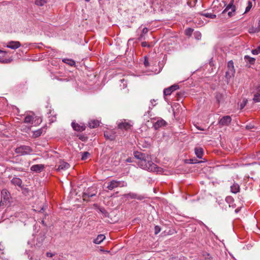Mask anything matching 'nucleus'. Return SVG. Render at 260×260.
Returning a JSON list of instances; mask_svg holds the SVG:
<instances>
[{
	"label": "nucleus",
	"mask_w": 260,
	"mask_h": 260,
	"mask_svg": "<svg viewBox=\"0 0 260 260\" xmlns=\"http://www.w3.org/2000/svg\"><path fill=\"white\" fill-rule=\"evenodd\" d=\"M189 163L190 164H196V163H199L200 162V161H198L197 159H190L189 160Z\"/></svg>",
	"instance_id": "42"
},
{
	"label": "nucleus",
	"mask_w": 260,
	"mask_h": 260,
	"mask_svg": "<svg viewBox=\"0 0 260 260\" xmlns=\"http://www.w3.org/2000/svg\"><path fill=\"white\" fill-rule=\"evenodd\" d=\"M225 200L228 203H230L233 201V199L231 197H228L226 198Z\"/></svg>",
	"instance_id": "43"
},
{
	"label": "nucleus",
	"mask_w": 260,
	"mask_h": 260,
	"mask_svg": "<svg viewBox=\"0 0 260 260\" xmlns=\"http://www.w3.org/2000/svg\"><path fill=\"white\" fill-rule=\"evenodd\" d=\"M11 182L13 184L21 187V184L22 182L20 178L17 177H14L12 179Z\"/></svg>",
	"instance_id": "21"
},
{
	"label": "nucleus",
	"mask_w": 260,
	"mask_h": 260,
	"mask_svg": "<svg viewBox=\"0 0 260 260\" xmlns=\"http://www.w3.org/2000/svg\"><path fill=\"white\" fill-rule=\"evenodd\" d=\"M0 61L3 63H9L10 62V59H0Z\"/></svg>",
	"instance_id": "45"
},
{
	"label": "nucleus",
	"mask_w": 260,
	"mask_h": 260,
	"mask_svg": "<svg viewBox=\"0 0 260 260\" xmlns=\"http://www.w3.org/2000/svg\"><path fill=\"white\" fill-rule=\"evenodd\" d=\"M62 61L72 67L75 66L76 64L75 61L71 59L64 58L62 59Z\"/></svg>",
	"instance_id": "25"
},
{
	"label": "nucleus",
	"mask_w": 260,
	"mask_h": 260,
	"mask_svg": "<svg viewBox=\"0 0 260 260\" xmlns=\"http://www.w3.org/2000/svg\"><path fill=\"white\" fill-rule=\"evenodd\" d=\"M46 238V234L44 232H41L37 238L36 247H40L42 245L44 240Z\"/></svg>",
	"instance_id": "8"
},
{
	"label": "nucleus",
	"mask_w": 260,
	"mask_h": 260,
	"mask_svg": "<svg viewBox=\"0 0 260 260\" xmlns=\"http://www.w3.org/2000/svg\"><path fill=\"white\" fill-rule=\"evenodd\" d=\"M2 197L3 198L4 200H7L9 198V193L7 192V190L6 189L2 190L1 192Z\"/></svg>",
	"instance_id": "26"
},
{
	"label": "nucleus",
	"mask_w": 260,
	"mask_h": 260,
	"mask_svg": "<svg viewBox=\"0 0 260 260\" xmlns=\"http://www.w3.org/2000/svg\"><path fill=\"white\" fill-rule=\"evenodd\" d=\"M257 28L258 29H259V31H260V20L258 21Z\"/></svg>",
	"instance_id": "49"
},
{
	"label": "nucleus",
	"mask_w": 260,
	"mask_h": 260,
	"mask_svg": "<svg viewBox=\"0 0 260 260\" xmlns=\"http://www.w3.org/2000/svg\"><path fill=\"white\" fill-rule=\"evenodd\" d=\"M160 231V228L158 226L156 225L154 228V233L155 235L158 234Z\"/></svg>",
	"instance_id": "39"
},
{
	"label": "nucleus",
	"mask_w": 260,
	"mask_h": 260,
	"mask_svg": "<svg viewBox=\"0 0 260 260\" xmlns=\"http://www.w3.org/2000/svg\"><path fill=\"white\" fill-rule=\"evenodd\" d=\"M70 167V165L66 162L64 161H61L60 162V164L59 165L57 170L60 171V170H65L68 169Z\"/></svg>",
	"instance_id": "18"
},
{
	"label": "nucleus",
	"mask_w": 260,
	"mask_h": 260,
	"mask_svg": "<svg viewBox=\"0 0 260 260\" xmlns=\"http://www.w3.org/2000/svg\"><path fill=\"white\" fill-rule=\"evenodd\" d=\"M240 187L238 184L234 183L231 186V190L232 192L236 193L239 191Z\"/></svg>",
	"instance_id": "23"
},
{
	"label": "nucleus",
	"mask_w": 260,
	"mask_h": 260,
	"mask_svg": "<svg viewBox=\"0 0 260 260\" xmlns=\"http://www.w3.org/2000/svg\"><path fill=\"white\" fill-rule=\"evenodd\" d=\"M215 99L218 103H219L221 99H222V95L220 93H216L215 95Z\"/></svg>",
	"instance_id": "36"
},
{
	"label": "nucleus",
	"mask_w": 260,
	"mask_h": 260,
	"mask_svg": "<svg viewBox=\"0 0 260 260\" xmlns=\"http://www.w3.org/2000/svg\"><path fill=\"white\" fill-rule=\"evenodd\" d=\"M72 126L73 129L78 132H82L85 129L86 126L83 123H77L75 122L72 123Z\"/></svg>",
	"instance_id": "10"
},
{
	"label": "nucleus",
	"mask_w": 260,
	"mask_h": 260,
	"mask_svg": "<svg viewBox=\"0 0 260 260\" xmlns=\"http://www.w3.org/2000/svg\"><path fill=\"white\" fill-rule=\"evenodd\" d=\"M178 88L179 86L178 85H173L169 88L165 89L164 90V94L165 96L170 95L173 91L178 89Z\"/></svg>",
	"instance_id": "13"
},
{
	"label": "nucleus",
	"mask_w": 260,
	"mask_h": 260,
	"mask_svg": "<svg viewBox=\"0 0 260 260\" xmlns=\"http://www.w3.org/2000/svg\"><path fill=\"white\" fill-rule=\"evenodd\" d=\"M132 126V125L129 122L126 121L125 120H123V121H122L118 125L119 128L123 129L125 130L131 129Z\"/></svg>",
	"instance_id": "11"
},
{
	"label": "nucleus",
	"mask_w": 260,
	"mask_h": 260,
	"mask_svg": "<svg viewBox=\"0 0 260 260\" xmlns=\"http://www.w3.org/2000/svg\"><path fill=\"white\" fill-rule=\"evenodd\" d=\"M166 122L163 119L158 120L154 124V127L157 129L162 126H164L166 125Z\"/></svg>",
	"instance_id": "16"
},
{
	"label": "nucleus",
	"mask_w": 260,
	"mask_h": 260,
	"mask_svg": "<svg viewBox=\"0 0 260 260\" xmlns=\"http://www.w3.org/2000/svg\"><path fill=\"white\" fill-rule=\"evenodd\" d=\"M194 152L196 156L199 158H202L204 154L203 148L201 147H197L194 148Z\"/></svg>",
	"instance_id": "17"
},
{
	"label": "nucleus",
	"mask_w": 260,
	"mask_h": 260,
	"mask_svg": "<svg viewBox=\"0 0 260 260\" xmlns=\"http://www.w3.org/2000/svg\"><path fill=\"white\" fill-rule=\"evenodd\" d=\"M235 211H236V212H238V209H236V210H235Z\"/></svg>",
	"instance_id": "54"
},
{
	"label": "nucleus",
	"mask_w": 260,
	"mask_h": 260,
	"mask_svg": "<svg viewBox=\"0 0 260 260\" xmlns=\"http://www.w3.org/2000/svg\"><path fill=\"white\" fill-rule=\"evenodd\" d=\"M228 70L226 72V76H231L235 74V69L234 66V62L232 60H230L228 62Z\"/></svg>",
	"instance_id": "7"
},
{
	"label": "nucleus",
	"mask_w": 260,
	"mask_h": 260,
	"mask_svg": "<svg viewBox=\"0 0 260 260\" xmlns=\"http://www.w3.org/2000/svg\"><path fill=\"white\" fill-rule=\"evenodd\" d=\"M134 156L139 160L138 164L142 169L150 172L157 173L161 172V168L158 167L156 165L151 161V158L149 154L136 151L134 152Z\"/></svg>",
	"instance_id": "1"
},
{
	"label": "nucleus",
	"mask_w": 260,
	"mask_h": 260,
	"mask_svg": "<svg viewBox=\"0 0 260 260\" xmlns=\"http://www.w3.org/2000/svg\"><path fill=\"white\" fill-rule=\"evenodd\" d=\"M248 31L250 34L256 33L259 31V29H258L257 27H251L249 29Z\"/></svg>",
	"instance_id": "30"
},
{
	"label": "nucleus",
	"mask_w": 260,
	"mask_h": 260,
	"mask_svg": "<svg viewBox=\"0 0 260 260\" xmlns=\"http://www.w3.org/2000/svg\"><path fill=\"white\" fill-rule=\"evenodd\" d=\"M251 52L253 55H257L260 53V45L255 49L252 50Z\"/></svg>",
	"instance_id": "33"
},
{
	"label": "nucleus",
	"mask_w": 260,
	"mask_h": 260,
	"mask_svg": "<svg viewBox=\"0 0 260 260\" xmlns=\"http://www.w3.org/2000/svg\"><path fill=\"white\" fill-rule=\"evenodd\" d=\"M147 46V43L146 42H143L142 43V47H146Z\"/></svg>",
	"instance_id": "48"
},
{
	"label": "nucleus",
	"mask_w": 260,
	"mask_h": 260,
	"mask_svg": "<svg viewBox=\"0 0 260 260\" xmlns=\"http://www.w3.org/2000/svg\"><path fill=\"white\" fill-rule=\"evenodd\" d=\"M144 64L145 67L146 68L149 66V63L148 61V59L146 56L144 57Z\"/></svg>",
	"instance_id": "37"
},
{
	"label": "nucleus",
	"mask_w": 260,
	"mask_h": 260,
	"mask_svg": "<svg viewBox=\"0 0 260 260\" xmlns=\"http://www.w3.org/2000/svg\"><path fill=\"white\" fill-rule=\"evenodd\" d=\"M127 186V183L124 181H116V180H112L111 181L108 182L107 188L109 190H113L115 188L120 187H125Z\"/></svg>",
	"instance_id": "4"
},
{
	"label": "nucleus",
	"mask_w": 260,
	"mask_h": 260,
	"mask_svg": "<svg viewBox=\"0 0 260 260\" xmlns=\"http://www.w3.org/2000/svg\"><path fill=\"white\" fill-rule=\"evenodd\" d=\"M42 224H45V223H44V221L43 220H42Z\"/></svg>",
	"instance_id": "53"
},
{
	"label": "nucleus",
	"mask_w": 260,
	"mask_h": 260,
	"mask_svg": "<svg viewBox=\"0 0 260 260\" xmlns=\"http://www.w3.org/2000/svg\"><path fill=\"white\" fill-rule=\"evenodd\" d=\"M193 31V29L191 28H188L185 30V34L186 36H190Z\"/></svg>",
	"instance_id": "34"
},
{
	"label": "nucleus",
	"mask_w": 260,
	"mask_h": 260,
	"mask_svg": "<svg viewBox=\"0 0 260 260\" xmlns=\"http://www.w3.org/2000/svg\"><path fill=\"white\" fill-rule=\"evenodd\" d=\"M195 38L197 40H200L201 39V34L199 32H196L194 34Z\"/></svg>",
	"instance_id": "38"
},
{
	"label": "nucleus",
	"mask_w": 260,
	"mask_h": 260,
	"mask_svg": "<svg viewBox=\"0 0 260 260\" xmlns=\"http://www.w3.org/2000/svg\"><path fill=\"white\" fill-rule=\"evenodd\" d=\"M234 0H231L229 4L226 5L224 4V6H226L225 9L222 11V14H224L228 12V17H231L235 15L236 10V6L234 5Z\"/></svg>",
	"instance_id": "2"
},
{
	"label": "nucleus",
	"mask_w": 260,
	"mask_h": 260,
	"mask_svg": "<svg viewBox=\"0 0 260 260\" xmlns=\"http://www.w3.org/2000/svg\"><path fill=\"white\" fill-rule=\"evenodd\" d=\"M42 133V129H39L33 132L32 137L34 138H37L41 135Z\"/></svg>",
	"instance_id": "28"
},
{
	"label": "nucleus",
	"mask_w": 260,
	"mask_h": 260,
	"mask_svg": "<svg viewBox=\"0 0 260 260\" xmlns=\"http://www.w3.org/2000/svg\"><path fill=\"white\" fill-rule=\"evenodd\" d=\"M32 152V148L30 146L26 145H21L15 149V152L20 155L30 154Z\"/></svg>",
	"instance_id": "3"
},
{
	"label": "nucleus",
	"mask_w": 260,
	"mask_h": 260,
	"mask_svg": "<svg viewBox=\"0 0 260 260\" xmlns=\"http://www.w3.org/2000/svg\"><path fill=\"white\" fill-rule=\"evenodd\" d=\"M202 256L204 259V260H213L212 257L210 255V254L205 251H203L202 253Z\"/></svg>",
	"instance_id": "24"
},
{
	"label": "nucleus",
	"mask_w": 260,
	"mask_h": 260,
	"mask_svg": "<svg viewBox=\"0 0 260 260\" xmlns=\"http://www.w3.org/2000/svg\"><path fill=\"white\" fill-rule=\"evenodd\" d=\"M81 153H82L81 159L83 160H86L89 157V156H90V153L87 151L82 152Z\"/></svg>",
	"instance_id": "29"
},
{
	"label": "nucleus",
	"mask_w": 260,
	"mask_h": 260,
	"mask_svg": "<svg viewBox=\"0 0 260 260\" xmlns=\"http://www.w3.org/2000/svg\"><path fill=\"white\" fill-rule=\"evenodd\" d=\"M127 160V162H131V161L129 160V158L127 159V160Z\"/></svg>",
	"instance_id": "52"
},
{
	"label": "nucleus",
	"mask_w": 260,
	"mask_h": 260,
	"mask_svg": "<svg viewBox=\"0 0 260 260\" xmlns=\"http://www.w3.org/2000/svg\"><path fill=\"white\" fill-rule=\"evenodd\" d=\"M49 120L51 122H53L54 121L56 120V117L54 116V117H53L52 118H51V119H49Z\"/></svg>",
	"instance_id": "47"
},
{
	"label": "nucleus",
	"mask_w": 260,
	"mask_h": 260,
	"mask_svg": "<svg viewBox=\"0 0 260 260\" xmlns=\"http://www.w3.org/2000/svg\"><path fill=\"white\" fill-rule=\"evenodd\" d=\"M148 31V28L147 27H144L142 30V34L141 35L140 37L142 38V35L143 34L145 35V34H147Z\"/></svg>",
	"instance_id": "41"
},
{
	"label": "nucleus",
	"mask_w": 260,
	"mask_h": 260,
	"mask_svg": "<svg viewBox=\"0 0 260 260\" xmlns=\"http://www.w3.org/2000/svg\"><path fill=\"white\" fill-rule=\"evenodd\" d=\"M46 3V0H36L35 2V4L40 6H43Z\"/></svg>",
	"instance_id": "31"
},
{
	"label": "nucleus",
	"mask_w": 260,
	"mask_h": 260,
	"mask_svg": "<svg viewBox=\"0 0 260 260\" xmlns=\"http://www.w3.org/2000/svg\"><path fill=\"white\" fill-rule=\"evenodd\" d=\"M252 7V4L251 2H249L248 6L246 8L245 13L248 12L251 9Z\"/></svg>",
	"instance_id": "40"
},
{
	"label": "nucleus",
	"mask_w": 260,
	"mask_h": 260,
	"mask_svg": "<svg viewBox=\"0 0 260 260\" xmlns=\"http://www.w3.org/2000/svg\"><path fill=\"white\" fill-rule=\"evenodd\" d=\"M246 103H247V100H246L245 101H244L243 103H242L241 104V105H240L241 109H243L245 106Z\"/></svg>",
	"instance_id": "44"
},
{
	"label": "nucleus",
	"mask_w": 260,
	"mask_h": 260,
	"mask_svg": "<svg viewBox=\"0 0 260 260\" xmlns=\"http://www.w3.org/2000/svg\"><path fill=\"white\" fill-rule=\"evenodd\" d=\"M105 236L104 235L100 234L97 237L94 239L93 242L96 244H100L104 241L105 239Z\"/></svg>",
	"instance_id": "19"
},
{
	"label": "nucleus",
	"mask_w": 260,
	"mask_h": 260,
	"mask_svg": "<svg viewBox=\"0 0 260 260\" xmlns=\"http://www.w3.org/2000/svg\"><path fill=\"white\" fill-rule=\"evenodd\" d=\"M86 2H89L90 0H85Z\"/></svg>",
	"instance_id": "55"
},
{
	"label": "nucleus",
	"mask_w": 260,
	"mask_h": 260,
	"mask_svg": "<svg viewBox=\"0 0 260 260\" xmlns=\"http://www.w3.org/2000/svg\"><path fill=\"white\" fill-rule=\"evenodd\" d=\"M253 100L254 102H260V94H255L254 95V98L253 99Z\"/></svg>",
	"instance_id": "35"
},
{
	"label": "nucleus",
	"mask_w": 260,
	"mask_h": 260,
	"mask_svg": "<svg viewBox=\"0 0 260 260\" xmlns=\"http://www.w3.org/2000/svg\"><path fill=\"white\" fill-rule=\"evenodd\" d=\"M232 118L230 116H224L219 121V124L221 126L228 125L231 122Z\"/></svg>",
	"instance_id": "12"
},
{
	"label": "nucleus",
	"mask_w": 260,
	"mask_h": 260,
	"mask_svg": "<svg viewBox=\"0 0 260 260\" xmlns=\"http://www.w3.org/2000/svg\"><path fill=\"white\" fill-rule=\"evenodd\" d=\"M0 53L5 54V53H6V52L0 50Z\"/></svg>",
	"instance_id": "50"
},
{
	"label": "nucleus",
	"mask_w": 260,
	"mask_h": 260,
	"mask_svg": "<svg viewBox=\"0 0 260 260\" xmlns=\"http://www.w3.org/2000/svg\"><path fill=\"white\" fill-rule=\"evenodd\" d=\"M44 165H34L31 167L30 170L36 172H41L44 170Z\"/></svg>",
	"instance_id": "15"
},
{
	"label": "nucleus",
	"mask_w": 260,
	"mask_h": 260,
	"mask_svg": "<svg viewBox=\"0 0 260 260\" xmlns=\"http://www.w3.org/2000/svg\"><path fill=\"white\" fill-rule=\"evenodd\" d=\"M124 197L126 198L141 199L140 197L137 194L133 192L125 194H124Z\"/></svg>",
	"instance_id": "22"
},
{
	"label": "nucleus",
	"mask_w": 260,
	"mask_h": 260,
	"mask_svg": "<svg viewBox=\"0 0 260 260\" xmlns=\"http://www.w3.org/2000/svg\"><path fill=\"white\" fill-rule=\"evenodd\" d=\"M96 191H91V189L88 188L83 193L82 198L84 201H89V198L95 196Z\"/></svg>",
	"instance_id": "6"
},
{
	"label": "nucleus",
	"mask_w": 260,
	"mask_h": 260,
	"mask_svg": "<svg viewBox=\"0 0 260 260\" xmlns=\"http://www.w3.org/2000/svg\"><path fill=\"white\" fill-rule=\"evenodd\" d=\"M104 137L106 139L113 141L115 140L116 135L113 131H106L104 132Z\"/></svg>",
	"instance_id": "14"
},
{
	"label": "nucleus",
	"mask_w": 260,
	"mask_h": 260,
	"mask_svg": "<svg viewBox=\"0 0 260 260\" xmlns=\"http://www.w3.org/2000/svg\"><path fill=\"white\" fill-rule=\"evenodd\" d=\"M24 122L26 123L33 124L36 122L37 124L40 123L42 122V119L40 117L35 116V114L31 113V114H27L25 117Z\"/></svg>",
	"instance_id": "5"
},
{
	"label": "nucleus",
	"mask_w": 260,
	"mask_h": 260,
	"mask_svg": "<svg viewBox=\"0 0 260 260\" xmlns=\"http://www.w3.org/2000/svg\"><path fill=\"white\" fill-rule=\"evenodd\" d=\"M259 154H260V153H258L257 154V156L258 157V159H259V158H260V157H259Z\"/></svg>",
	"instance_id": "51"
},
{
	"label": "nucleus",
	"mask_w": 260,
	"mask_h": 260,
	"mask_svg": "<svg viewBox=\"0 0 260 260\" xmlns=\"http://www.w3.org/2000/svg\"><path fill=\"white\" fill-rule=\"evenodd\" d=\"M100 125V122L98 120H92L88 122V126L91 128L97 127Z\"/></svg>",
	"instance_id": "20"
},
{
	"label": "nucleus",
	"mask_w": 260,
	"mask_h": 260,
	"mask_svg": "<svg viewBox=\"0 0 260 260\" xmlns=\"http://www.w3.org/2000/svg\"><path fill=\"white\" fill-rule=\"evenodd\" d=\"M246 59L250 64H253L255 62V59L253 57H251L248 55H245L244 57Z\"/></svg>",
	"instance_id": "27"
},
{
	"label": "nucleus",
	"mask_w": 260,
	"mask_h": 260,
	"mask_svg": "<svg viewBox=\"0 0 260 260\" xmlns=\"http://www.w3.org/2000/svg\"><path fill=\"white\" fill-rule=\"evenodd\" d=\"M204 16H205L206 17L211 18V19H215L216 17V15L215 14H213L209 13H206L204 14Z\"/></svg>",
	"instance_id": "32"
},
{
	"label": "nucleus",
	"mask_w": 260,
	"mask_h": 260,
	"mask_svg": "<svg viewBox=\"0 0 260 260\" xmlns=\"http://www.w3.org/2000/svg\"><path fill=\"white\" fill-rule=\"evenodd\" d=\"M47 256L48 257H52L53 255V254H52V253H50V252H47V254H46Z\"/></svg>",
	"instance_id": "46"
},
{
	"label": "nucleus",
	"mask_w": 260,
	"mask_h": 260,
	"mask_svg": "<svg viewBox=\"0 0 260 260\" xmlns=\"http://www.w3.org/2000/svg\"><path fill=\"white\" fill-rule=\"evenodd\" d=\"M7 47L11 49L15 50L21 46V44L19 41H9L7 43Z\"/></svg>",
	"instance_id": "9"
}]
</instances>
